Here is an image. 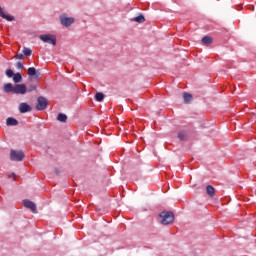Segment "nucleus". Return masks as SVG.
<instances>
[{
  "mask_svg": "<svg viewBox=\"0 0 256 256\" xmlns=\"http://www.w3.org/2000/svg\"><path fill=\"white\" fill-rule=\"evenodd\" d=\"M158 220L161 225H171L175 221V214L172 211H162L158 215Z\"/></svg>",
  "mask_w": 256,
  "mask_h": 256,
  "instance_id": "obj_1",
  "label": "nucleus"
},
{
  "mask_svg": "<svg viewBox=\"0 0 256 256\" xmlns=\"http://www.w3.org/2000/svg\"><path fill=\"white\" fill-rule=\"evenodd\" d=\"M10 159L12 161H23L25 159V153L22 150H14L12 149L10 151Z\"/></svg>",
  "mask_w": 256,
  "mask_h": 256,
  "instance_id": "obj_2",
  "label": "nucleus"
},
{
  "mask_svg": "<svg viewBox=\"0 0 256 256\" xmlns=\"http://www.w3.org/2000/svg\"><path fill=\"white\" fill-rule=\"evenodd\" d=\"M39 39L43 41V43H49V45H57V37L53 34H44L40 35Z\"/></svg>",
  "mask_w": 256,
  "mask_h": 256,
  "instance_id": "obj_3",
  "label": "nucleus"
},
{
  "mask_svg": "<svg viewBox=\"0 0 256 256\" xmlns=\"http://www.w3.org/2000/svg\"><path fill=\"white\" fill-rule=\"evenodd\" d=\"M48 106H49V101L47 100V98L43 96L38 97L37 104H36L37 111H45V109H47Z\"/></svg>",
  "mask_w": 256,
  "mask_h": 256,
  "instance_id": "obj_4",
  "label": "nucleus"
},
{
  "mask_svg": "<svg viewBox=\"0 0 256 256\" xmlns=\"http://www.w3.org/2000/svg\"><path fill=\"white\" fill-rule=\"evenodd\" d=\"M60 23L63 25V27H71L75 23V18L60 16Z\"/></svg>",
  "mask_w": 256,
  "mask_h": 256,
  "instance_id": "obj_5",
  "label": "nucleus"
},
{
  "mask_svg": "<svg viewBox=\"0 0 256 256\" xmlns=\"http://www.w3.org/2000/svg\"><path fill=\"white\" fill-rule=\"evenodd\" d=\"M15 95H25L27 93V86L25 84H16L14 86Z\"/></svg>",
  "mask_w": 256,
  "mask_h": 256,
  "instance_id": "obj_6",
  "label": "nucleus"
},
{
  "mask_svg": "<svg viewBox=\"0 0 256 256\" xmlns=\"http://www.w3.org/2000/svg\"><path fill=\"white\" fill-rule=\"evenodd\" d=\"M23 206L26 207V209H30V211H32V213H37V205L34 204L33 201H31L29 199H25V200H23Z\"/></svg>",
  "mask_w": 256,
  "mask_h": 256,
  "instance_id": "obj_7",
  "label": "nucleus"
},
{
  "mask_svg": "<svg viewBox=\"0 0 256 256\" xmlns=\"http://www.w3.org/2000/svg\"><path fill=\"white\" fill-rule=\"evenodd\" d=\"M19 111L20 113H31L33 111V108L25 102H22L19 104Z\"/></svg>",
  "mask_w": 256,
  "mask_h": 256,
  "instance_id": "obj_8",
  "label": "nucleus"
},
{
  "mask_svg": "<svg viewBox=\"0 0 256 256\" xmlns=\"http://www.w3.org/2000/svg\"><path fill=\"white\" fill-rule=\"evenodd\" d=\"M0 17H2V19H6V21H15V17L9 14H6L1 6H0Z\"/></svg>",
  "mask_w": 256,
  "mask_h": 256,
  "instance_id": "obj_9",
  "label": "nucleus"
},
{
  "mask_svg": "<svg viewBox=\"0 0 256 256\" xmlns=\"http://www.w3.org/2000/svg\"><path fill=\"white\" fill-rule=\"evenodd\" d=\"M6 125L8 127H17V125H19V121L13 117H9L6 119Z\"/></svg>",
  "mask_w": 256,
  "mask_h": 256,
  "instance_id": "obj_10",
  "label": "nucleus"
},
{
  "mask_svg": "<svg viewBox=\"0 0 256 256\" xmlns=\"http://www.w3.org/2000/svg\"><path fill=\"white\" fill-rule=\"evenodd\" d=\"M4 93H15V86L11 83H7L3 86Z\"/></svg>",
  "mask_w": 256,
  "mask_h": 256,
  "instance_id": "obj_11",
  "label": "nucleus"
},
{
  "mask_svg": "<svg viewBox=\"0 0 256 256\" xmlns=\"http://www.w3.org/2000/svg\"><path fill=\"white\" fill-rule=\"evenodd\" d=\"M183 99H184V103L189 104L193 101V95H191L188 92H184L183 93Z\"/></svg>",
  "mask_w": 256,
  "mask_h": 256,
  "instance_id": "obj_12",
  "label": "nucleus"
},
{
  "mask_svg": "<svg viewBox=\"0 0 256 256\" xmlns=\"http://www.w3.org/2000/svg\"><path fill=\"white\" fill-rule=\"evenodd\" d=\"M206 193L209 197H215V188L212 185L206 187Z\"/></svg>",
  "mask_w": 256,
  "mask_h": 256,
  "instance_id": "obj_13",
  "label": "nucleus"
},
{
  "mask_svg": "<svg viewBox=\"0 0 256 256\" xmlns=\"http://www.w3.org/2000/svg\"><path fill=\"white\" fill-rule=\"evenodd\" d=\"M28 75L29 77H36V79L39 78L37 75V69H35V67L28 68Z\"/></svg>",
  "mask_w": 256,
  "mask_h": 256,
  "instance_id": "obj_14",
  "label": "nucleus"
},
{
  "mask_svg": "<svg viewBox=\"0 0 256 256\" xmlns=\"http://www.w3.org/2000/svg\"><path fill=\"white\" fill-rule=\"evenodd\" d=\"M131 21H135L136 23H145V16L140 14L139 16L132 18Z\"/></svg>",
  "mask_w": 256,
  "mask_h": 256,
  "instance_id": "obj_15",
  "label": "nucleus"
},
{
  "mask_svg": "<svg viewBox=\"0 0 256 256\" xmlns=\"http://www.w3.org/2000/svg\"><path fill=\"white\" fill-rule=\"evenodd\" d=\"M13 81L14 83H21V81H23V76L21 75V73L17 72L16 74H14Z\"/></svg>",
  "mask_w": 256,
  "mask_h": 256,
  "instance_id": "obj_16",
  "label": "nucleus"
},
{
  "mask_svg": "<svg viewBox=\"0 0 256 256\" xmlns=\"http://www.w3.org/2000/svg\"><path fill=\"white\" fill-rule=\"evenodd\" d=\"M202 43L204 45H211V43H213V38H211V36H205L202 38Z\"/></svg>",
  "mask_w": 256,
  "mask_h": 256,
  "instance_id": "obj_17",
  "label": "nucleus"
},
{
  "mask_svg": "<svg viewBox=\"0 0 256 256\" xmlns=\"http://www.w3.org/2000/svg\"><path fill=\"white\" fill-rule=\"evenodd\" d=\"M95 99H96V101H98V103H101V101H103V99H105V94H103V92H97L95 94Z\"/></svg>",
  "mask_w": 256,
  "mask_h": 256,
  "instance_id": "obj_18",
  "label": "nucleus"
},
{
  "mask_svg": "<svg viewBox=\"0 0 256 256\" xmlns=\"http://www.w3.org/2000/svg\"><path fill=\"white\" fill-rule=\"evenodd\" d=\"M57 121H60V123H67V116L63 113H59L57 116Z\"/></svg>",
  "mask_w": 256,
  "mask_h": 256,
  "instance_id": "obj_19",
  "label": "nucleus"
},
{
  "mask_svg": "<svg viewBox=\"0 0 256 256\" xmlns=\"http://www.w3.org/2000/svg\"><path fill=\"white\" fill-rule=\"evenodd\" d=\"M23 53L26 57H31V55H33V50H31V48L24 47Z\"/></svg>",
  "mask_w": 256,
  "mask_h": 256,
  "instance_id": "obj_20",
  "label": "nucleus"
},
{
  "mask_svg": "<svg viewBox=\"0 0 256 256\" xmlns=\"http://www.w3.org/2000/svg\"><path fill=\"white\" fill-rule=\"evenodd\" d=\"M26 89L28 93H33V91H37V84H30Z\"/></svg>",
  "mask_w": 256,
  "mask_h": 256,
  "instance_id": "obj_21",
  "label": "nucleus"
},
{
  "mask_svg": "<svg viewBox=\"0 0 256 256\" xmlns=\"http://www.w3.org/2000/svg\"><path fill=\"white\" fill-rule=\"evenodd\" d=\"M178 139H180V141H185V139H187V134H185V132H179Z\"/></svg>",
  "mask_w": 256,
  "mask_h": 256,
  "instance_id": "obj_22",
  "label": "nucleus"
},
{
  "mask_svg": "<svg viewBox=\"0 0 256 256\" xmlns=\"http://www.w3.org/2000/svg\"><path fill=\"white\" fill-rule=\"evenodd\" d=\"M6 75H7V77H14V75H15V73L13 72V70H11V69H8V70H6Z\"/></svg>",
  "mask_w": 256,
  "mask_h": 256,
  "instance_id": "obj_23",
  "label": "nucleus"
},
{
  "mask_svg": "<svg viewBox=\"0 0 256 256\" xmlns=\"http://www.w3.org/2000/svg\"><path fill=\"white\" fill-rule=\"evenodd\" d=\"M16 67H17V69H23L24 65L21 62H17Z\"/></svg>",
  "mask_w": 256,
  "mask_h": 256,
  "instance_id": "obj_24",
  "label": "nucleus"
},
{
  "mask_svg": "<svg viewBox=\"0 0 256 256\" xmlns=\"http://www.w3.org/2000/svg\"><path fill=\"white\" fill-rule=\"evenodd\" d=\"M15 59H23V54H16Z\"/></svg>",
  "mask_w": 256,
  "mask_h": 256,
  "instance_id": "obj_25",
  "label": "nucleus"
},
{
  "mask_svg": "<svg viewBox=\"0 0 256 256\" xmlns=\"http://www.w3.org/2000/svg\"><path fill=\"white\" fill-rule=\"evenodd\" d=\"M9 177H13V178H14V181L16 180V175H15V173H11V174L9 175Z\"/></svg>",
  "mask_w": 256,
  "mask_h": 256,
  "instance_id": "obj_26",
  "label": "nucleus"
}]
</instances>
